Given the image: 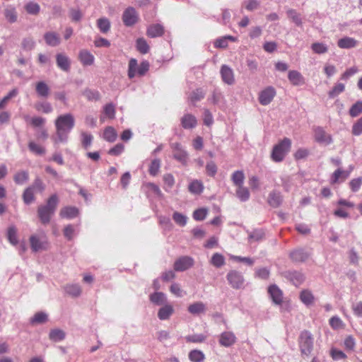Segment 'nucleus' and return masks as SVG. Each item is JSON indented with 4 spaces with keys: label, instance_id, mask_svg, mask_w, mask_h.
Here are the masks:
<instances>
[{
    "label": "nucleus",
    "instance_id": "nucleus-1",
    "mask_svg": "<svg viewBox=\"0 0 362 362\" xmlns=\"http://www.w3.org/2000/svg\"><path fill=\"white\" fill-rule=\"evenodd\" d=\"M59 202L57 194L51 195L47 201L45 205H40L37 208V216L40 222L44 224H48L54 215Z\"/></svg>",
    "mask_w": 362,
    "mask_h": 362
},
{
    "label": "nucleus",
    "instance_id": "nucleus-2",
    "mask_svg": "<svg viewBox=\"0 0 362 362\" xmlns=\"http://www.w3.org/2000/svg\"><path fill=\"white\" fill-rule=\"evenodd\" d=\"M74 120L71 115L60 116L56 120L57 133L59 141L66 140V134L74 127Z\"/></svg>",
    "mask_w": 362,
    "mask_h": 362
},
{
    "label": "nucleus",
    "instance_id": "nucleus-3",
    "mask_svg": "<svg viewBox=\"0 0 362 362\" xmlns=\"http://www.w3.org/2000/svg\"><path fill=\"white\" fill-rule=\"evenodd\" d=\"M291 147V140L288 138H284L276 144L272 149L271 158L276 163L281 162Z\"/></svg>",
    "mask_w": 362,
    "mask_h": 362
},
{
    "label": "nucleus",
    "instance_id": "nucleus-4",
    "mask_svg": "<svg viewBox=\"0 0 362 362\" xmlns=\"http://www.w3.org/2000/svg\"><path fill=\"white\" fill-rule=\"evenodd\" d=\"M150 64L148 61L144 60L139 65L136 59L132 58L128 65V77L132 79L136 76H144L149 70Z\"/></svg>",
    "mask_w": 362,
    "mask_h": 362
},
{
    "label": "nucleus",
    "instance_id": "nucleus-5",
    "mask_svg": "<svg viewBox=\"0 0 362 362\" xmlns=\"http://www.w3.org/2000/svg\"><path fill=\"white\" fill-rule=\"evenodd\" d=\"M299 348L303 355L309 356L313 349V337L308 330L301 332L298 339Z\"/></svg>",
    "mask_w": 362,
    "mask_h": 362
},
{
    "label": "nucleus",
    "instance_id": "nucleus-6",
    "mask_svg": "<svg viewBox=\"0 0 362 362\" xmlns=\"http://www.w3.org/2000/svg\"><path fill=\"white\" fill-rule=\"evenodd\" d=\"M336 206L337 208L333 211V214L338 218H347L350 216L347 209L354 208L355 204L345 199H340L336 203Z\"/></svg>",
    "mask_w": 362,
    "mask_h": 362
},
{
    "label": "nucleus",
    "instance_id": "nucleus-7",
    "mask_svg": "<svg viewBox=\"0 0 362 362\" xmlns=\"http://www.w3.org/2000/svg\"><path fill=\"white\" fill-rule=\"evenodd\" d=\"M30 244L32 250L35 252L46 250L48 249L49 243L45 236L32 235L30 237Z\"/></svg>",
    "mask_w": 362,
    "mask_h": 362
},
{
    "label": "nucleus",
    "instance_id": "nucleus-8",
    "mask_svg": "<svg viewBox=\"0 0 362 362\" xmlns=\"http://www.w3.org/2000/svg\"><path fill=\"white\" fill-rule=\"evenodd\" d=\"M122 21L125 26L132 27L139 21V14L134 7L127 8L122 14Z\"/></svg>",
    "mask_w": 362,
    "mask_h": 362
},
{
    "label": "nucleus",
    "instance_id": "nucleus-9",
    "mask_svg": "<svg viewBox=\"0 0 362 362\" xmlns=\"http://www.w3.org/2000/svg\"><path fill=\"white\" fill-rule=\"evenodd\" d=\"M173 158L183 165H187L188 160V154L186 151L182 148L180 143H173L171 145Z\"/></svg>",
    "mask_w": 362,
    "mask_h": 362
},
{
    "label": "nucleus",
    "instance_id": "nucleus-10",
    "mask_svg": "<svg viewBox=\"0 0 362 362\" xmlns=\"http://www.w3.org/2000/svg\"><path fill=\"white\" fill-rule=\"evenodd\" d=\"M226 278L229 284L233 288L239 289L243 285L244 278L240 272L231 270L228 273Z\"/></svg>",
    "mask_w": 362,
    "mask_h": 362
},
{
    "label": "nucleus",
    "instance_id": "nucleus-11",
    "mask_svg": "<svg viewBox=\"0 0 362 362\" xmlns=\"http://www.w3.org/2000/svg\"><path fill=\"white\" fill-rule=\"evenodd\" d=\"M194 264V259L188 256H183L178 258L174 263V269L177 272H182L192 267Z\"/></svg>",
    "mask_w": 362,
    "mask_h": 362
},
{
    "label": "nucleus",
    "instance_id": "nucleus-12",
    "mask_svg": "<svg viewBox=\"0 0 362 362\" xmlns=\"http://www.w3.org/2000/svg\"><path fill=\"white\" fill-rule=\"evenodd\" d=\"M315 138L317 143L323 145H329L332 142L331 135L320 127H317L315 129Z\"/></svg>",
    "mask_w": 362,
    "mask_h": 362
},
{
    "label": "nucleus",
    "instance_id": "nucleus-13",
    "mask_svg": "<svg viewBox=\"0 0 362 362\" xmlns=\"http://www.w3.org/2000/svg\"><path fill=\"white\" fill-rule=\"evenodd\" d=\"M237 338L232 332H223L219 336V344L224 347H229L236 343Z\"/></svg>",
    "mask_w": 362,
    "mask_h": 362
},
{
    "label": "nucleus",
    "instance_id": "nucleus-14",
    "mask_svg": "<svg viewBox=\"0 0 362 362\" xmlns=\"http://www.w3.org/2000/svg\"><path fill=\"white\" fill-rule=\"evenodd\" d=\"M275 95V89L272 86H269L260 92L259 96V103L264 105H268L273 100Z\"/></svg>",
    "mask_w": 362,
    "mask_h": 362
},
{
    "label": "nucleus",
    "instance_id": "nucleus-15",
    "mask_svg": "<svg viewBox=\"0 0 362 362\" xmlns=\"http://www.w3.org/2000/svg\"><path fill=\"white\" fill-rule=\"evenodd\" d=\"M220 74L223 83L228 85H233L235 83L233 71L228 65L221 66Z\"/></svg>",
    "mask_w": 362,
    "mask_h": 362
},
{
    "label": "nucleus",
    "instance_id": "nucleus-16",
    "mask_svg": "<svg viewBox=\"0 0 362 362\" xmlns=\"http://www.w3.org/2000/svg\"><path fill=\"white\" fill-rule=\"evenodd\" d=\"M268 293L275 304L281 305L282 303L283 292L276 285L273 284L269 286L268 288Z\"/></svg>",
    "mask_w": 362,
    "mask_h": 362
},
{
    "label": "nucleus",
    "instance_id": "nucleus-17",
    "mask_svg": "<svg viewBox=\"0 0 362 362\" xmlns=\"http://www.w3.org/2000/svg\"><path fill=\"white\" fill-rule=\"evenodd\" d=\"M165 29L163 25L160 23L151 24L146 29V35L151 38H155L163 36Z\"/></svg>",
    "mask_w": 362,
    "mask_h": 362
},
{
    "label": "nucleus",
    "instance_id": "nucleus-18",
    "mask_svg": "<svg viewBox=\"0 0 362 362\" xmlns=\"http://www.w3.org/2000/svg\"><path fill=\"white\" fill-rule=\"evenodd\" d=\"M56 63L57 66L63 71L68 72L70 70L71 61L68 56L63 53L56 54Z\"/></svg>",
    "mask_w": 362,
    "mask_h": 362
},
{
    "label": "nucleus",
    "instance_id": "nucleus-19",
    "mask_svg": "<svg viewBox=\"0 0 362 362\" xmlns=\"http://www.w3.org/2000/svg\"><path fill=\"white\" fill-rule=\"evenodd\" d=\"M43 38L45 43L50 47H57L61 43V38L58 33L53 31L46 32Z\"/></svg>",
    "mask_w": 362,
    "mask_h": 362
},
{
    "label": "nucleus",
    "instance_id": "nucleus-20",
    "mask_svg": "<svg viewBox=\"0 0 362 362\" xmlns=\"http://www.w3.org/2000/svg\"><path fill=\"white\" fill-rule=\"evenodd\" d=\"M78 59L83 66H90L94 63V56L87 49H81L78 54Z\"/></svg>",
    "mask_w": 362,
    "mask_h": 362
},
{
    "label": "nucleus",
    "instance_id": "nucleus-21",
    "mask_svg": "<svg viewBox=\"0 0 362 362\" xmlns=\"http://www.w3.org/2000/svg\"><path fill=\"white\" fill-rule=\"evenodd\" d=\"M78 214V209L75 206H65L61 209L59 216L62 218L71 219Z\"/></svg>",
    "mask_w": 362,
    "mask_h": 362
},
{
    "label": "nucleus",
    "instance_id": "nucleus-22",
    "mask_svg": "<svg viewBox=\"0 0 362 362\" xmlns=\"http://www.w3.org/2000/svg\"><path fill=\"white\" fill-rule=\"evenodd\" d=\"M350 172L351 170L345 171L340 168L336 170L332 175L331 183L336 184L339 182H344L349 176Z\"/></svg>",
    "mask_w": 362,
    "mask_h": 362
},
{
    "label": "nucleus",
    "instance_id": "nucleus-23",
    "mask_svg": "<svg viewBox=\"0 0 362 362\" xmlns=\"http://www.w3.org/2000/svg\"><path fill=\"white\" fill-rule=\"evenodd\" d=\"M288 78L291 83L298 86L304 83V78L302 74L296 70L290 71L288 74Z\"/></svg>",
    "mask_w": 362,
    "mask_h": 362
},
{
    "label": "nucleus",
    "instance_id": "nucleus-24",
    "mask_svg": "<svg viewBox=\"0 0 362 362\" xmlns=\"http://www.w3.org/2000/svg\"><path fill=\"white\" fill-rule=\"evenodd\" d=\"M358 45V41L351 37H344L337 42V45L341 49H351Z\"/></svg>",
    "mask_w": 362,
    "mask_h": 362
},
{
    "label": "nucleus",
    "instance_id": "nucleus-25",
    "mask_svg": "<svg viewBox=\"0 0 362 362\" xmlns=\"http://www.w3.org/2000/svg\"><path fill=\"white\" fill-rule=\"evenodd\" d=\"M237 38L232 35H225L217 38L214 42V47L216 48L225 49L228 45V41L235 42Z\"/></svg>",
    "mask_w": 362,
    "mask_h": 362
},
{
    "label": "nucleus",
    "instance_id": "nucleus-26",
    "mask_svg": "<svg viewBox=\"0 0 362 362\" xmlns=\"http://www.w3.org/2000/svg\"><path fill=\"white\" fill-rule=\"evenodd\" d=\"M287 17L298 27L303 25V19L301 15L296 10L289 8L286 11Z\"/></svg>",
    "mask_w": 362,
    "mask_h": 362
},
{
    "label": "nucleus",
    "instance_id": "nucleus-27",
    "mask_svg": "<svg viewBox=\"0 0 362 362\" xmlns=\"http://www.w3.org/2000/svg\"><path fill=\"white\" fill-rule=\"evenodd\" d=\"M309 253L304 250L298 249L291 252L290 257L293 261L295 262H304L309 257Z\"/></svg>",
    "mask_w": 362,
    "mask_h": 362
},
{
    "label": "nucleus",
    "instance_id": "nucleus-28",
    "mask_svg": "<svg viewBox=\"0 0 362 362\" xmlns=\"http://www.w3.org/2000/svg\"><path fill=\"white\" fill-rule=\"evenodd\" d=\"M181 122L185 129H192L197 125V119L193 115H185Z\"/></svg>",
    "mask_w": 362,
    "mask_h": 362
},
{
    "label": "nucleus",
    "instance_id": "nucleus-29",
    "mask_svg": "<svg viewBox=\"0 0 362 362\" xmlns=\"http://www.w3.org/2000/svg\"><path fill=\"white\" fill-rule=\"evenodd\" d=\"M282 202V197L279 192H272L269 194L268 197V203L269 204L274 207L276 208L280 206Z\"/></svg>",
    "mask_w": 362,
    "mask_h": 362
},
{
    "label": "nucleus",
    "instance_id": "nucleus-30",
    "mask_svg": "<svg viewBox=\"0 0 362 362\" xmlns=\"http://www.w3.org/2000/svg\"><path fill=\"white\" fill-rule=\"evenodd\" d=\"M35 90L37 95L42 98H47L49 94V88L44 81H40L36 83Z\"/></svg>",
    "mask_w": 362,
    "mask_h": 362
},
{
    "label": "nucleus",
    "instance_id": "nucleus-31",
    "mask_svg": "<svg viewBox=\"0 0 362 362\" xmlns=\"http://www.w3.org/2000/svg\"><path fill=\"white\" fill-rule=\"evenodd\" d=\"M136 48L139 52L146 54L149 52L150 47L144 37H139L136 40Z\"/></svg>",
    "mask_w": 362,
    "mask_h": 362
},
{
    "label": "nucleus",
    "instance_id": "nucleus-32",
    "mask_svg": "<svg viewBox=\"0 0 362 362\" xmlns=\"http://www.w3.org/2000/svg\"><path fill=\"white\" fill-rule=\"evenodd\" d=\"M97 26L102 33H107L110 30V21L106 17L100 18L97 20Z\"/></svg>",
    "mask_w": 362,
    "mask_h": 362
},
{
    "label": "nucleus",
    "instance_id": "nucleus-33",
    "mask_svg": "<svg viewBox=\"0 0 362 362\" xmlns=\"http://www.w3.org/2000/svg\"><path fill=\"white\" fill-rule=\"evenodd\" d=\"M35 46L36 42L33 37L28 36L22 40L21 47L24 51L30 52L35 49Z\"/></svg>",
    "mask_w": 362,
    "mask_h": 362
},
{
    "label": "nucleus",
    "instance_id": "nucleus-34",
    "mask_svg": "<svg viewBox=\"0 0 362 362\" xmlns=\"http://www.w3.org/2000/svg\"><path fill=\"white\" fill-rule=\"evenodd\" d=\"M117 134L116 130L112 127H107L103 132V139L110 143L116 141Z\"/></svg>",
    "mask_w": 362,
    "mask_h": 362
},
{
    "label": "nucleus",
    "instance_id": "nucleus-35",
    "mask_svg": "<svg viewBox=\"0 0 362 362\" xmlns=\"http://www.w3.org/2000/svg\"><path fill=\"white\" fill-rule=\"evenodd\" d=\"M173 313V308L170 305H166L158 310V317L160 320H164L170 317Z\"/></svg>",
    "mask_w": 362,
    "mask_h": 362
},
{
    "label": "nucleus",
    "instance_id": "nucleus-36",
    "mask_svg": "<svg viewBox=\"0 0 362 362\" xmlns=\"http://www.w3.org/2000/svg\"><path fill=\"white\" fill-rule=\"evenodd\" d=\"M206 306L202 302H196L188 307V311L193 315H198L204 313Z\"/></svg>",
    "mask_w": 362,
    "mask_h": 362
},
{
    "label": "nucleus",
    "instance_id": "nucleus-37",
    "mask_svg": "<svg viewBox=\"0 0 362 362\" xmlns=\"http://www.w3.org/2000/svg\"><path fill=\"white\" fill-rule=\"evenodd\" d=\"M231 180L233 185L237 187L244 185L245 174L243 170H236L231 175Z\"/></svg>",
    "mask_w": 362,
    "mask_h": 362
},
{
    "label": "nucleus",
    "instance_id": "nucleus-38",
    "mask_svg": "<svg viewBox=\"0 0 362 362\" xmlns=\"http://www.w3.org/2000/svg\"><path fill=\"white\" fill-rule=\"evenodd\" d=\"M300 299L304 304L309 305L314 303L315 297L311 291L303 290L300 293Z\"/></svg>",
    "mask_w": 362,
    "mask_h": 362
},
{
    "label": "nucleus",
    "instance_id": "nucleus-39",
    "mask_svg": "<svg viewBox=\"0 0 362 362\" xmlns=\"http://www.w3.org/2000/svg\"><path fill=\"white\" fill-rule=\"evenodd\" d=\"M236 195L243 202H245L250 198V192L248 189L244 185H239L236 187Z\"/></svg>",
    "mask_w": 362,
    "mask_h": 362
},
{
    "label": "nucleus",
    "instance_id": "nucleus-40",
    "mask_svg": "<svg viewBox=\"0 0 362 362\" xmlns=\"http://www.w3.org/2000/svg\"><path fill=\"white\" fill-rule=\"evenodd\" d=\"M189 191L192 194H201L204 189V185L199 180H195L189 185Z\"/></svg>",
    "mask_w": 362,
    "mask_h": 362
},
{
    "label": "nucleus",
    "instance_id": "nucleus-41",
    "mask_svg": "<svg viewBox=\"0 0 362 362\" xmlns=\"http://www.w3.org/2000/svg\"><path fill=\"white\" fill-rule=\"evenodd\" d=\"M64 289L67 294L74 297L79 296L81 293V286L78 284L66 285Z\"/></svg>",
    "mask_w": 362,
    "mask_h": 362
},
{
    "label": "nucleus",
    "instance_id": "nucleus-42",
    "mask_svg": "<svg viewBox=\"0 0 362 362\" xmlns=\"http://www.w3.org/2000/svg\"><path fill=\"white\" fill-rule=\"evenodd\" d=\"M345 90V86L344 83H336L333 88L329 91L328 96L330 98H334L338 96L339 94L343 93Z\"/></svg>",
    "mask_w": 362,
    "mask_h": 362
},
{
    "label": "nucleus",
    "instance_id": "nucleus-43",
    "mask_svg": "<svg viewBox=\"0 0 362 362\" xmlns=\"http://www.w3.org/2000/svg\"><path fill=\"white\" fill-rule=\"evenodd\" d=\"M7 238L11 244L16 245L18 243L17 229L15 226H12L8 228Z\"/></svg>",
    "mask_w": 362,
    "mask_h": 362
},
{
    "label": "nucleus",
    "instance_id": "nucleus-44",
    "mask_svg": "<svg viewBox=\"0 0 362 362\" xmlns=\"http://www.w3.org/2000/svg\"><path fill=\"white\" fill-rule=\"evenodd\" d=\"M35 191L33 187H28L26 188L23 194V199L25 204H30L35 201Z\"/></svg>",
    "mask_w": 362,
    "mask_h": 362
},
{
    "label": "nucleus",
    "instance_id": "nucleus-45",
    "mask_svg": "<svg viewBox=\"0 0 362 362\" xmlns=\"http://www.w3.org/2000/svg\"><path fill=\"white\" fill-rule=\"evenodd\" d=\"M189 358L192 362H202L204 360L205 356L202 351L194 349L189 353Z\"/></svg>",
    "mask_w": 362,
    "mask_h": 362
},
{
    "label": "nucleus",
    "instance_id": "nucleus-46",
    "mask_svg": "<svg viewBox=\"0 0 362 362\" xmlns=\"http://www.w3.org/2000/svg\"><path fill=\"white\" fill-rule=\"evenodd\" d=\"M205 91L202 88H197L193 90L189 95V100L192 103H195L204 98Z\"/></svg>",
    "mask_w": 362,
    "mask_h": 362
},
{
    "label": "nucleus",
    "instance_id": "nucleus-47",
    "mask_svg": "<svg viewBox=\"0 0 362 362\" xmlns=\"http://www.w3.org/2000/svg\"><path fill=\"white\" fill-rule=\"evenodd\" d=\"M47 315L43 312L36 313L34 316L30 319V323L32 325L42 324L47 322Z\"/></svg>",
    "mask_w": 362,
    "mask_h": 362
},
{
    "label": "nucleus",
    "instance_id": "nucleus-48",
    "mask_svg": "<svg viewBox=\"0 0 362 362\" xmlns=\"http://www.w3.org/2000/svg\"><path fill=\"white\" fill-rule=\"evenodd\" d=\"M28 148L32 153L36 155L42 156L45 153V148L34 141H31L28 143Z\"/></svg>",
    "mask_w": 362,
    "mask_h": 362
},
{
    "label": "nucleus",
    "instance_id": "nucleus-49",
    "mask_svg": "<svg viewBox=\"0 0 362 362\" xmlns=\"http://www.w3.org/2000/svg\"><path fill=\"white\" fill-rule=\"evenodd\" d=\"M29 175L26 171H20L14 175L13 180L18 185H23L28 180Z\"/></svg>",
    "mask_w": 362,
    "mask_h": 362
},
{
    "label": "nucleus",
    "instance_id": "nucleus-50",
    "mask_svg": "<svg viewBox=\"0 0 362 362\" xmlns=\"http://www.w3.org/2000/svg\"><path fill=\"white\" fill-rule=\"evenodd\" d=\"M311 49L313 52L322 54H325L328 51V47L326 44L322 42H314L311 45Z\"/></svg>",
    "mask_w": 362,
    "mask_h": 362
},
{
    "label": "nucleus",
    "instance_id": "nucleus-51",
    "mask_svg": "<svg viewBox=\"0 0 362 362\" xmlns=\"http://www.w3.org/2000/svg\"><path fill=\"white\" fill-rule=\"evenodd\" d=\"M26 12L30 15H37L40 11V5L34 1H30L25 6Z\"/></svg>",
    "mask_w": 362,
    "mask_h": 362
},
{
    "label": "nucleus",
    "instance_id": "nucleus-52",
    "mask_svg": "<svg viewBox=\"0 0 362 362\" xmlns=\"http://www.w3.org/2000/svg\"><path fill=\"white\" fill-rule=\"evenodd\" d=\"M211 263L217 268L221 267L225 264V258L221 254L216 252L212 256Z\"/></svg>",
    "mask_w": 362,
    "mask_h": 362
},
{
    "label": "nucleus",
    "instance_id": "nucleus-53",
    "mask_svg": "<svg viewBox=\"0 0 362 362\" xmlns=\"http://www.w3.org/2000/svg\"><path fill=\"white\" fill-rule=\"evenodd\" d=\"M329 325L334 329H344L345 324L337 316H334L329 319Z\"/></svg>",
    "mask_w": 362,
    "mask_h": 362
},
{
    "label": "nucleus",
    "instance_id": "nucleus-54",
    "mask_svg": "<svg viewBox=\"0 0 362 362\" xmlns=\"http://www.w3.org/2000/svg\"><path fill=\"white\" fill-rule=\"evenodd\" d=\"M246 65L252 74L256 73L259 69L258 62L252 57H247Z\"/></svg>",
    "mask_w": 362,
    "mask_h": 362
},
{
    "label": "nucleus",
    "instance_id": "nucleus-55",
    "mask_svg": "<svg viewBox=\"0 0 362 362\" xmlns=\"http://www.w3.org/2000/svg\"><path fill=\"white\" fill-rule=\"evenodd\" d=\"M65 333L61 329H53L49 332L50 339L57 341L64 339Z\"/></svg>",
    "mask_w": 362,
    "mask_h": 362
},
{
    "label": "nucleus",
    "instance_id": "nucleus-56",
    "mask_svg": "<svg viewBox=\"0 0 362 362\" xmlns=\"http://www.w3.org/2000/svg\"><path fill=\"white\" fill-rule=\"evenodd\" d=\"M186 341L187 342H192V343H202L206 339V336L200 334H192L189 335L185 337Z\"/></svg>",
    "mask_w": 362,
    "mask_h": 362
},
{
    "label": "nucleus",
    "instance_id": "nucleus-57",
    "mask_svg": "<svg viewBox=\"0 0 362 362\" xmlns=\"http://www.w3.org/2000/svg\"><path fill=\"white\" fill-rule=\"evenodd\" d=\"M18 94V90L16 89L11 90L6 96H4L0 100V110L3 109L5 105L8 103V102L12 98L16 96Z\"/></svg>",
    "mask_w": 362,
    "mask_h": 362
},
{
    "label": "nucleus",
    "instance_id": "nucleus-58",
    "mask_svg": "<svg viewBox=\"0 0 362 362\" xmlns=\"http://www.w3.org/2000/svg\"><path fill=\"white\" fill-rule=\"evenodd\" d=\"M4 15L6 20L10 23H14L17 20V13L13 8H6Z\"/></svg>",
    "mask_w": 362,
    "mask_h": 362
},
{
    "label": "nucleus",
    "instance_id": "nucleus-59",
    "mask_svg": "<svg viewBox=\"0 0 362 362\" xmlns=\"http://www.w3.org/2000/svg\"><path fill=\"white\" fill-rule=\"evenodd\" d=\"M160 168V160L159 159H154L151 161L149 166L148 172L150 175L155 176L158 173Z\"/></svg>",
    "mask_w": 362,
    "mask_h": 362
},
{
    "label": "nucleus",
    "instance_id": "nucleus-60",
    "mask_svg": "<svg viewBox=\"0 0 362 362\" xmlns=\"http://www.w3.org/2000/svg\"><path fill=\"white\" fill-rule=\"evenodd\" d=\"M344 347L346 350L353 351L356 346V340L351 335L347 336L344 341Z\"/></svg>",
    "mask_w": 362,
    "mask_h": 362
},
{
    "label": "nucleus",
    "instance_id": "nucleus-61",
    "mask_svg": "<svg viewBox=\"0 0 362 362\" xmlns=\"http://www.w3.org/2000/svg\"><path fill=\"white\" fill-rule=\"evenodd\" d=\"M173 218L180 226H184L187 223V217L179 212H175L173 215Z\"/></svg>",
    "mask_w": 362,
    "mask_h": 362
},
{
    "label": "nucleus",
    "instance_id": "nucleus-62",
    "mask_svg": "<svg viewBox=\"0 0 362 362\" xmlns=\"http://www.w3.org/2000/svg\"><path fill=\"white\" fill-rule=\"evenodd\" d=\"M223 99V95L221 90L218 88H215L213 90L212 95L211 98H209V100H210L214 104H218Z\"/></svg>",
    "mask_w": 362,
    "mask_h": 362
},
{
    "label": "nucleus",
    "instance_id": "nucleus-63",
    "mask_svg": "<svg viewBox=\"0 0 362 362\" xmlns=\"http://www.w3.org/2000/svg\"><path fill=\"white\" fill-rule=\"evenodd\" d=\"M362 185V177L352 179L349 182V187L353 192H356L359 190Z\"/></svg>",
    "mask_w": 362,
    "mask_h": 362
},
{
    "label": "nucleus",
    "instance_id": "nucleus-64",
    "mask_svg": "<svg viewBox=\"0 0 362 362\" xmlns=\"http://www.w3.org/2000/svg\"><path fill=\"white\" fill-rule=\"evenodd\" d=\"M83 95L88 100H98L100 98L99 92L95 90L87 89L83 92Z\"/></svg>",
    "mask_w": 362,
    "mask_h": 362
}]
</instances>
